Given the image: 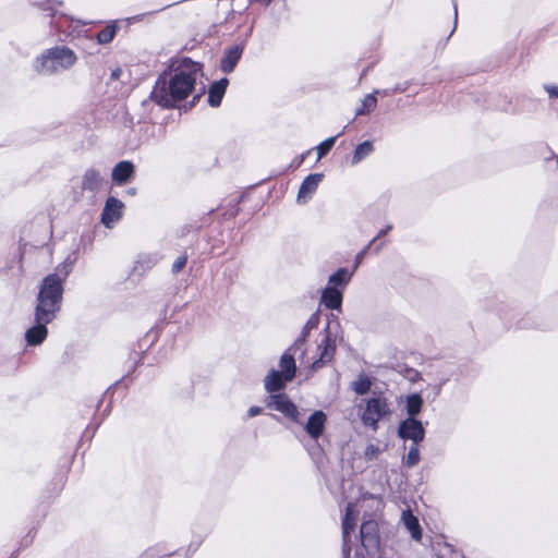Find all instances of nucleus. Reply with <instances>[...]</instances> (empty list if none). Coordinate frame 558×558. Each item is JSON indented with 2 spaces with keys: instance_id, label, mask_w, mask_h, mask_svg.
Returning a JSON list of instances; mask_svg holds the SVG:
<instances>
[{
  "instance_id": "7c9ffc66",
  "label": "nucleus",
  "mask_w": 558,
  "mask_h": 558,
  "mask_svg": "<svg viewBox=\"0 0 558 558\" xmlns=\"http://www.w3.org/2000/svg\"><path fill=\"white\" fill-rule=\"evenodd\" d=\"M379 453V448L373 444L368 445L365 449V456L367 459H375Z\"/></svg>"
},
{
  "instance_id": "72a5a7b5",
  "label": "nucleus",
  "mask_w": 558,
  "mask_h": 558,
  "mask_svg": "<svg viewBox=\"0 0 558 558\" xmlns=\"http://www.w3.org/2000/svg\"><path fill=\"white\" fill-rule=\"evenodd\" d=\"M545 89L550 97H558V86H546Z\"/></svg>"
},
{
  "instance_id": "f257e3e1",
  "label": "nucleus",
  "mask_w": 558,
  "mask_h": 558,
  "mask_svg": "<svg viewBox=\"0 0 558 558\" xmlns=\"http://www.w3.org/2000/svg\"><path fill=\"white\" fill-rule=\"evenodd\" d=\"M201 71L199 63L184 58L169 80L165 76L158 78L150 94L151 99L165 108L174 107L177 101L185 99L193 92Z\"/></svg>"
},
{
  "instance_id": "ddd939ff",
  "label": "nucleus",
  "mask_w": 558,
  "mask_h": 558,
  "mask_svg": "<svg viewBox=\"0 0 558 558\" xmlns=\"http://www.w3.org/2000/svg\"><path fill=\"white\" fill-rule=\"evenodd\" d=\"M377 523L375 521H365L362 523L360 535L362 545L365 548L377 546Z\"/></svg>"
},
{
  "instance_id": "f704fd0d",
  "label": "nucleus",
  "mask_w": 558,
  "mask_h": 558,
  "mask_svg": "<svg viewBox=\"0 0 558 558\" xmlns=\"http://www.w3.org/2000/svg\"><path fill=\"white\" fill-rule=\"evenodd\" d=\"M392 226L391 225H388L386 226L384 229H381L378 234L373 239V240H377L378 238L380 236H384L385 234H387L390 230H391Z\"/></svg>"
},
{
  "instance_id": "aec40b11",
  "label": "nucleus",
  "mask_w": 558,
  "mask_h": 558,
  "mask_svg": "<svg viewBox=\"0 0 558 558\" xmlns=\"http://www.w3.org/2000/svg\"><path fill=\"white\" fill-rule=\"evenodd\" d=\"M401 519L407 530L411 533L412 538L420 541L422 537V531L417 519L411 513V511H403Z\"/></svg>"
},
{
  "instance_id": "c756f323",
  "label": "nucleus",
  "mask_w": 558,
  "mask_h": 558,
  "mask_svg": "<svg viewBox=\"0 0 558 558\" xmlns=\"http://www.w3.org/2000/svg\"><path fill=\"white\" fill-rule=\"evenodd\" d=\"M186 260H187L186 256H184V255L179 256L172 265V272L173 274L180 272L186 265Z\"/></svg>"
},
{
  "instance_id": "dca6fc26",
  "label": "nucleus",
  "mask_w": 558,
  "mask_h": 558,
  "mask_svg": "<svg viewBox=\"0 0 558 558\" xmlns=\"http://www.w3.org/2000/svg\"><path fill=\"white\" fill-rule=\"evenodd\" d=\"M292 379H286L284 374L279 371L271 369L264 379L265 389L274 393L286 387V384Z\"/></svg>"
},
{
  "instance_id": "1a4fd4ad",
  "label": "nucleus",
  "mask_w": 558,
  "mask_h": 558,
  "mask_svg": "<svg viewBox=\"0 0 558 558\" xmlns=\"http://www.w3.org/2000/svg\"><path fill=\"white\" fill-rule=\"evenodd\" d=\"M123 203L116 197H109L106 202L101 215V221L106 227H110L113 222L118 221L121 217V209Z\"/></svg>"
},
{
  "instance_id": "2f4dec72",
  "label": "nucleus",
  "mask_w": 558,
  "mask_h": 558,
  "mask_svg": "<svg viewBox=\"0 0 558 558\" xmlns=\"http://www.w3.org/2000/svg\"><path fill=\"white\" fill-rule=\"evenodd\" d=\"M375 242V240H372L355 257V268L359 267L362 258L365 256V254L367 253L368 248L371 247V245Z\"/></svg>"
},
{
  "instance_id": "bb28decb",
  "label": "nucleus",
  "mask_w": 558,
  "mask_h": 558,
  "mask_svg": "<svg viewBox=\"0 0 558 558\" xmlns=\"http://www.w3.org/2000/svg\"><path fill=\"white\" fill-rule=\"evenodd\" d=\"M377 105V99L373 94H368L362 101V108L357 109L356 114H364L365 111L374 109Z\"/></svg>"
},
{
  "instance_id": "6e6552de",
  "label": "nucleus",
  "mask_w": 558,
  "mask_h": 558,
  "mask_svg": "<svg viewBox=\"0 0 558 558\" xmlns=\"http://www.w3.org/2000/svg\"><path fill=\"white\" fill-rule=\"evenodd\" d=\"M356 522V515L354 513V505L348 504L345 508V515L342 521V536H343V554L348 555L350 553V533L354 531Z\"/></svg>"
},
{
  "instance_id": "473e14b6",
  "label": "nucleus",
  "mask_w": 558,
  "mask_h": 558,
  "mask_svg": "<svg viewBox=\"0 0 558 558\" xmlns=\"http://www.w3.org/2000/svg\"><path fill=\"white\" fill-rule=\"evenodd\" d=\"M260 413H262V408L256 407V405L251 407V408L248 409V412H247V414H248V416H250V417H254V416H256V415H258V414H260Z\"/></svg>"
},
{
  "instance_id": "412c9836",
  "label": "nucleus",
  "mask_w": 558,
  "mask_h": 558,
  "mask_svg": "<svg viewBox=\"0 0 558 558\" xmlns=\"http://www.w3.org/2000/svg\"><path fill=\"white\" fill-rule=\"evenodd\" d=\"M291 349L286 351L280 359L281 373L284 374L286 379H293L296 371L293 354L290 353Z\"/></svg>"
},
{
  "instance_id": "f03ea898",
  "label": "nucleus",
  "mask_w": 558,
  "mask_h": 558,
  "mask_svg": "<svg viewBox=\"0 0 558 558\" xmlns=\"http://www.w3.org/2000/svg\"><path fill=\"white\" fill-rule=\"evenodd\" d=\"M71 272V265L66 262L56 268V272L46 276L36 296L35 313L38 316L56 318L61 311L63 300V282Z\"/></svg>"
},
{
  "instance_id": "4c0bfd02",
  "label": "nucleus",
  "mask_w": 558,
  "mask_h": 558,
  "mask_svg": "<svg viewBox=\"0 0 558 558\" xmlns=\"http://www.w3.org/2000/svg\"><path fill=\"white\" fill-rule=\"evenodd\" d=\"M303 340H298L295 341V345H299V343H301Z\"/></svg>"
},
{
  "instance_id": "5701e85b",
  "label": "nucleus",
  "mask_w": 558,
  "mask_h": 558,
  "mask_svg": "<svg viewBox=\"0 0 558 558\" xmlns=\"http://www.w3.org/2000/svg\"><path fill=\"white\" fill-rule=\"evenodd\" d=\"M372 151H373V144L371 142L365 141V142L361 143L360 145H357V147L354 151V155L352 158V163L356 165L363 158L368 156Z\"/></svg>"
},
{
  "instance_id": "39448f33",
  "label": "nucleus",
  "mask_w": 558,
  "mask_h": 558,
  "mask_svg": "<svg viewBox=\"0 0 558 558\" xmlns=\"http://www.w3.org/2000/svg\"><path fill=\"white\" fill-rule=\"evenodd\" d=\"M54 318L38 316L34 312V325L25 331V340L28 345H38L45 341L48 335L47 325Z\"/></svg>"
},
{
  "instance_id": "c85d7f7f",
  "label": "nucleus",
  "mask_w": 558,
  "mask_h": 558,
  "mask_svg": "<svg viewBox=\"0 0 558 558\" xmlns=\"http://www.w3.org/2000/svg\"><path fill=\"white\" fill-rule=\"evenodd\" d=\"M337 136L329 137L320 143L317 147V158H323L333 146Z\"/></svg>"
},
{
  "instance_id": "7ed1b4c3",
  "label": "nucleus",
  "mask_w": 558,
  "mask_h": 558,
  "mask_svg": "<svg viewBox=\"0 0 558 558\" xmlns=\"http://www.w3.org/2000/svg\"><path fill=\"white\" fill-rule=\"evenodd\" d=\"M76 61L74 52L65 47H56L45 51L34 62V69L40 74H52L71 68Z\"/></svg>"
},
{
  "instance_id": "f8f14e48",
  "label": "nucleus",
  "mask_w": 558,
  "mask_h": 558,
  "mask_svg": "<svg viewBox=\"0 0 558 558\" xmlns=\"http://www.w3.org/2000/svg\"><path fill=\"white\" fill-rule=\"evenodd\" d=\"M318 350L320 351L319 357L313 362V369L319 368L322 365L331 361L333 357L336 345L328 335H326L323 341L319 343Z\"/></svg>"
},
{
  "instance_id": "0eeeda50",
  "label": "nucleus",
  "mask_w": 558,
  "mask_h": 558,
  "mask_svg": "<svg viewBox=\"0 0 558 558\" xmlns=\"http://www.w3.org/2000/svg\"><path fill=\"white\" fill-rule=\"evenodd\" d=\"M267 405L281 412L294 422L301 421L300 411L286 395H271Z\"/></svg>"
},
{
  "instance_id": "4be33fe9",
  "label": "nucleus",
  "mask_w": 558,
  "mask_h": 558,
  "mask_svg": "<svg viewBox=\"0 0 558 558\" xmlns=\"http://www.w3.org/2000/svg\"><path fill=\"white\" fill-rule=\"evenodd\" d=\"M423 399L420 395L413 393L407 398V412L409 417H414L421 412Z\"/></svg>"
},
{
  "instance_id": "393cba45",
  "label": "nucleus",
  "mask_w": 558,
  "mask_h": 558,
  "mask_svg": "<svg viewBox=\"0 0 558 558\" xmlns=\"http://www.w3.org/2000/svg\"><path fill=\"white\" fill-rule=\"evenodd\" d=\"M351 279V274L345 268H340L329 277V283L345 286Z\"/></svg>"
},
{
  "instance_id": "e433bc0d",
  "label": "nucleus",
  "mask_w": 558,
  "mask_h": 558,
  "mask_svg": "<svg viewBox=\"0 0 558 558\" xmlns=\"http://www.w3.org/2000/svg\"><path fill=\"white\" fill-rule=\"evenodd\" d=\"M120 74H121V70H120V69H117V70H114V71L112 72V77H113V78H119Z\"/></svg>"
},
{
  "instance_id": "a878e982",
  "label": "nucleus",
  "mask_w": 558,
  "mask_h": 558,
  "mask_svg": "<svg viewBox=\"0 0 558 558\" xmlns=\"http://www.w3.org/2000/svg\"><path fill=\"white\" fill-rule=\"evenodd\" d=\"M116 31H117V28L113 25L105 27L97 35L98 43L99 44H108V43H110L114 38Z\"/></svg>"
},
{
  "instance_id": "cd10ccee",
  "label": "nucleus",
  "mask_w": 558,
  "mask_h": 558,
  "mask_svg": "<svg viewBox=\"0 0 558 558\" xmlns=\"http://www.w3.org/2000/svg\"><path fill=\"white\" fill-rule=\"evenodd\" d=\"M418 461H420V451H418L417 445L413 444L409 449L405 463L409 468H412V466L416 465L418 463Z\"/></svg>"
},
{
  "instance_id": "b1692460",
  "label": "nucleus",
  "mask_w": 558,
  "mask_h": 558,
  "mask_svg": "<svg viewBox=\"0 0 558 558\" xmlns=\"http://www.w3.org/2000/svg\"><path fill=\"white\" fill-rule=\"evenodd\" d=\"M371 387H372V381L366 376H363V375L359 376L357 379H355L352 383V389L357 395H361V396L367 393L371 390Z\"/></svg>"
},
{
  "instance_id": "4468645a",
  "label": "nucleus",
  "mask_w": 558,
  "mask_h": 558,
  "mask_svg": "<svg viewBox=\"0 0 558 558\" xmlns=\"http://www.w3.org/2000/svg\"><path fill=\"white\" fill-rule=\"evenodd\" d=\"M104 177L94 168L85 171L82 178V189L90 192L99 191L104 185Z\"/></svg>"
},
{
  "instance_id": "20e7f679",
  "label": "nucleus",
  "mask_w": 558,
  "mask_h": 558,
  "mask_svg": "<svg viewBox=\"0 0 558 558\" xmlns=\"http://www.w3.org/2000/svg\"><path fill=\"white\" fill-rule=\"evenodd\" d=\"M391 414L388 400L383 395H376L365 400V408L361 414L363 424L377 430L378 422Z\"/></svg>"
},
{
  "instance_id": "9b49d317",
  "label": "nucleus",
  "mask_w": 558,
  "mask_h": 558,
  "mask_svg": "<svg viewBox=\"0 0 558 558\" xmlns=\"http://www.w3.org/2000/svg\"><path fill=\"white\" fill-rule=\"evenodd\" d=\"M322 179L323 174L320 173H313L307 175L300 186L298 201L303 203L307 202L317 190Z\"/></svg>"
},
{
  "instance_id": "a211bd4d",
  "label": "nucleus",
  "mask_w": 558,
  "mask_h": 558,
  "mask_svg": "<svg viewBox=\"0 0 558 558\" xmlns=\"http://www.w3.org/2000/svg\"><path fill=\"white\" fill-rule=\"evenodd\" d=\"M228 86V80L221 78L218 82H215L209 90H208V104L211 107H218L221 102V99L226 93Z\"/></svg>"
},
{
  "instance_id": "6ab92c4d",
  "label": "nucleus",
  "mask_w": 558,
  "mask_h": 558,
  "mask_svg": "<svg viewBox=\"0 0 558 558\" xmlns=\"http://www.w3.org/2000/svg\"><path fill=\"white\" fill-rule=\"evenodd\" d=\"M322 301L326 307L339 310L342 303V293L336 288L328 287L323 292Z\"/></svg>"
},
{
  "instance_id": "c9c22d12",
  "label": "nucleus",
  "mask_w": 558,
  "mask_h": 558,
  "mask_svg": "<svg viewBox=\"0 0 558 558\" xmlns=\"http://www.w3.org/2000/svg\"><path fill=\"white\" fill-rule=\"evenodd\" d=\"M317 322H318V318H317L315 315H313V316L308 319V322L306 323L305 328H314V327L317 325Z\"/></svg>"
},
{
  "instance_id": "423d86ee",
  "label": "nucleus",
  "mask_w": 558,
  "mask_h": 558,
  "mask_svg": "<svg viewBox=\"0 0 558 558\" xmlns=\"http://www.w3.org/2000/svg\"><path fill=\"white\" fill-rule=\"evenodd\" d=\"M398 435L403 439H410L413 444L418 445L424 439L425 429L420 421L414 417H408L400 423Z\"/></svg>"
},
{
  "instance_id": "9d476101",
  "label": "nucleus",
  "mask_w": 558,
  "mask_h": 558,
  "mask_svg": "<svg viewBox=\"0 0 558 558\" xmlns=\"http://www.w3.org/2000/svg\"><path fill=\"white\" fill-rule=\"evenodd\" d=\"M326 422L327 415L320 410L315 411L308 417L305 424V430L311 438L317 439L324 433Z\"/></svg>"
},
{
  "instance_id": "f3484780",
  "label": "nucleus",
  "mask_w": 558,
  "mask_h": 558,
  "mask_svg": "<svg viewBox=\"0 0 558 558\" xmlns=\"http://www.w3.org/2000/svg\"><path fill=\"white\" fill-rule=\"evenodd\" d=\"M134 174V166L131 161L123 160L118 162L112 170V180L114 183L124 184Z\"/></svg>"
},
{
  "instance_id": "2eb2a0df",
  "label": "nucleus",
  "mask_w": 558,
  "mask_h": 558,
  "mask_svg": "<svg viewBox=\"0 0 558 558\" xmlns=\"http://www.w3.org/2000/svg\"><path fill=\"white\" fill-rule=\"evenodd\" d=\"M243 49L239 46L231 47L226 50L225 56L220 61V69L225 73H230L233 71L235 65L241 59Z\"/></svg>"
}]
</instances>
